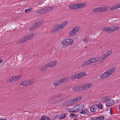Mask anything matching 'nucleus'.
Here are the masks:
<instances>
[{
    "label": "nucleus",
    "mask_w": 120,
    "mask_h": 120,
    "mask_svg": "<svg viewBox=\"0 0 120 120\" xmlns=\"http://www.w3.org/2000/svg\"><path fill=\"white\" fill-rule=\"evenodd\" d=\"M59 101V100H58V101H57V102H58V101Z\"/></svg>",
    "instance_id": "obj_59"
},
{
    "label": "nucleus",
    "mask_w": 120,
    "mask_h": 120,
    "mask_svg": "<svg viewBox=\"0 0 120 120\" xmlns=\"http://www.w3.org/2000/svg\"><path fill=\"white\" fill-rule=\"evenodd\" d=\"M6 119H0V120H6Z\"/></svg>",
    "instance_id": "obj_56"
},
{
    "label": "nucleus",
    "mask_w": 120,
    "mask_h": 120,
    "mask_svg": "<svg viewBox=\"0 0 120 120\" xmlns=\"http://www.w3.org/2000/svg\"><path fill=\"white\" fill-rule=\"evenodd\" d=\"M34 80L33 79L25 81L22 82L20 85L24 86H30L34 82Z\"/></svg>",
    "instance_id": "obj_4"
},
{
    "label": "nucleus",
    "mask_w": 120,
    "mask_h": 120,
    "mask_svg": "<svg viewBox=\"0 0 120 120\" xmlns=\"http://www.w3.org/2000/svg\"><path fill=\"white\" fill-rule=\"evenodd\" d=\"M98 106L99 108L101 109H103V106L102 104L101 103H99L98 105Z\"/></svg>",
    "instance_id": "obj_37"
},
{
    "label": "nucleus",
    "mask_w": 120,
    "mask_h": 120,
    "mask_svg": "<svg viewBox=\"0 0 120 120\" xmlns=\"http://www.w3.org/2000/svg\"><path fill=\"white\" fill-rule=\"evenodd\" d=\"M108 56L106 55V54L103 55L101 57V59L102 60H104L108 57Z\"/></svg>",
    "instance_id": "obj_40"
},
{
    "label": "nucleus",
    "mask_w": 120,
    "mask_h": 120,
    "mask_svg": "<svg viewBox=\"0 0 120 120\" xmlns=\"http://www.w3.org/2000/svg\"><path fill=\"white\" fill-rule=\"evenodd\" d=\"M98 117H92L91 118V120H98Z\"/></svg>",
    "instance_id": "obj_48"
},
{
    "label": "nucleus",
    "mask_w": 120,
    "mask_h": 120,
    "mask_svg": "<svg viewBox=\"0 0 120 120\" xmlns=\"http://www.w3.org/2000/svg\"><path fill=\"white\" fill-rule=\"evenodd\" d=\"M77 75H78L77 76L79 79L82 77L84 76L86 74L85 72H81L79 73L78 74H77Z\"/></svg>",
    "instance_id": "obj_17"
},
{
    "label": "nucleus",
    "mask_w": 120,
    "mask_h": 120,
    "mask_svg": "<svg viewBox=\"0 0 120 120\" xmlns=\"http://www.w3.org/2000/svg\"><path fill=\"white\" fill-rule=\"evenodd\" d=\"M65 115L64 114H63V115H60L59 117V118L60 119H63L65 116Z\"/></svg>",
    "instance_id": "obj_38"
},
{
    "label": "nucleus",
    "mask_w": 120,
    "mask_h": 120,
    "mask_svg": "<svg viewBox=\"0 0 120 120\" xmlns=\"http://www.w3.org/2000/svg\"><path fill=\"white\" fill-rule=\"evenodd\" d=\"M88 111L87 109L82 111L80 112V113L82 114H87V113H88Z\"/></svg>",
    "instance_id": "obj_31"
},
{
    "label": "nucleus",
    "mask_w": 120,
    "mask_h": 120,
    "mask_svg": "<svg viewBox=\"0 0 120 120\" xmlns=\"http://www.w3.org/2000/svg\"><path fill=\"white\" fill-rule=\"evenodd\" d=\"M73 42V40L70 38L66 39H64L61 42L62 44L66 46L70 45Z\"/></svg>",
    "instance_id": "obj_2"
},
{
    "label": "nucleus",
    "mask_w": 120,
    "mask_h": 120,
    "mask_svg": "<svg viewBox=\"0 0 120 120\" xmlns=\"http://www.w3.org/2000/svg\"><path fill=\"white\" fill-rule=\"evenodd\" d=\"M110 113L111 114H112V108H111V109H110Z\"/></svg>",
    "instance_id": "obj_53"
},
{
    "label": "nucleus",
    "mask_w": 120,
    "mask_h": 120,
    "mask_svg": "<svg viewBox=\"0 0 120 120\" xmlns=\"http://www.w3.org/2000/svg\"><path fill=\"white\" fill-rule=\"evenodd\" d=\"M41 4V2H40L38 4Z\"/></svg>",
    "instance_id": "obj_57"
},
{
    "label": "nucleus",
    "mask_w": 120,
    "mask_h": 120,
    "mask_svg": "<svg viewBox=\"0 0 120 120\" xmlns=\"http://www.w3.org/2000/svg\"><path fill=\"white\" fill-rule=\"evenodd\" d=\"M54 7V6H48L47 8H43L39 10L37 13L40 14H43L49 11Z\"/></svg>",
    "instance_id": "obj_1"
},
{
    "label": "nucleus",
    "mask_w": 120,
    "mask_h": 120,
    "mask_svg": "<svg viewBox=\"0 0 120 120\" xmlns=\"http://www.w3.org/2000/svg\"><path fill=\"white\" fill-rule=\"evenodd\" d=\"M109 28L108 27H104L102 29V30L103 31H107L109 33Z\"/></svg>",
    "instance_id": "obj_32"
},
{
    "label": "nucleus",
    "mask_w": 120,
    "mask_h": 120,
    "mask_svg": "<svg viewBox=\"0 0 120 120\" xmlns=\"http://www.w3.org/2000/svg\"><path fill=\"white\" fill-rule=\"evenodd\" d=\"M47 68V67L46 65H44V66L42 67L40 69V70L41 71H44L46 70Z\"/></svg>",
    "instance_id": "obj_30"
},
{
    "label": "nucleus",
    "mask_w": 120,
    "mask_h": 120,
    "mask_svg": "<svg viewBox=\"0 0 120 120\" xmlns=\"http://www.w3.org/2000/svg\"><path fill=\"white\" fill-rule=\"evenodd\" d=\"M74 116L75 117H77L78 116L77 114H75V115Z\"/></svg>",
    "instance_id": "obj_54"
},
{
    "label": "nucleus",
    "mask_w": 120,
    "mask_h": 120,
    "mask_svg": "<svg viewBox=\"0 0 120 120\" xmlns=\"http://www.w3.org/2000/svg\"><path fill=\"white\" fill-rule=\"evenodd\" d=\"M78 120L77 119H74L73 120Z\"/></svg>",
    "instance_id": "obj_58"
},
{
    "label": "nucleus",
    "mask_w": 120,
    "mask_h": 120,
    "mask_svg": "<svg viewBox=\"0 0 120 120\" xmlns=\"http://www.w3.org/2000/svg\"><path fill=\"white\" fill-rule=\"evenodd\" d=\"M77 75V74H75L71 76L70 78L71 79H73L76 78L79 79V77H78Z\"/></svg>",
    "instance_id": "obj_29"
},
{
    "label": "nucleus",
    "mask_w": 120,
    "mask_h": 120,
    "mask_svg": "<svg viewBox=\"0 0 120 120\" xmlns=\"http://www.w3.org/2000/svg\"><path fill=\"white\" fill-rule=\"evenodd\" d=\"M77 105L75 106L74 107L72 108L73 109H74V111H73V112H78V109L77 108Z\"/></svg>",
    "instance_id": "obj_33"
},
{
    "label": "nucleus",
    "mask_w": 120,
    "mask_h": 120,
    "mask_svg": "<svg viewBox=\"0 0 120 120\" xmlns=\"http://www.w3.org/2000/svg\"><path fill=\"white\" fill-rule=\"evenodd\" d=\"M110 99L109 96L105 97L101 99L102 102L103 103L108 101Z\"/></svg>",
    "instance_id": "obj_11"
},
{
    "label": "nucleus",
    "mask_w": 120,
    "mask_h": 120,
    "mask_svg": "<svg viewBox=\"0 0 120 120\" xmlns=\"http://www.w3.org/2000/svg\"><path fill=\"white\" fill-rule=\"evenodd\" d=\"M63 94H57L56 96L53 97V98L57 99L58 98H59Z\"/></svg>",
    "instance_id": "obj_34"
},
{
    "label": "nucleus",
    "mask_w": 120,
    "mask_h": 120,
    "mask_svg": "<svg viewBox=\"0 0 120 120\" xmlns=\"http://www.w3.org/2000/svg\"><path fill=\"white\" fill-rule=\"evenodd\" d=\"M34 33H32L28 35L25 36L24 37L20 40L19 41L20 43H23L26 40L30 39L34 36Z\"/></svg>",
    "instance_id": "obj_3"
},
{
    "label": "nucleus",
    "mask_w": 120,
    "mask_h": 120,
    "mask_svg": "<svg viewBox=\"0 0 120 120\" xmlns=\"http://www.w3.org/2000/svg\"><path fill=\"white\" fill-rule=\"evenodd\" d=\"M77 4L74 5H71L69 6V8L71 9H77L78 8Z\"/></svg>",
    "instance_id": "obj_13"
},
{
    "label": "nucleus",
    "mask_w": 120,
    "mask_h": 120,
    "mask_svg": "<svg viewBox=\"0 0 120 120\" xmlns=\"http://www.w3.org/2000/svg\"><path fill=\"white\" fill-rule=\"evenodd\" d=\"M13 78V76H12L10 78L8 81H10V82H12L14 80Z\"/></svg>",
    "instance_id": "obj_46"
},
{
    "label": "nucleus",
    "mask_w": 120,
    "mask_h": 120,
    "mask_svg": "<svg viewBox=\"0 0 120 120\" xmlns=\"http://www.w3.org/2000/svg\"><path fill=\"white\" fill-rule=\"evenodd\" d=\"M109 28V30H108L109 33L112 32L114 31L118 30L119 28L118 26H112Z\"/></svg>",
    "instance_id": "obj_7"
},
{
    "label": "nucleus",
    "mask_w": 120,
    "mask_h": 120,
    "mask_svg": "<svg viewBox=\"0 0 120 120\" xmlns=\"http://www.w3.org/2000/svg\"><path fill=\"white\" fill-rule=\"evenodd\" d=\"M45 120H51L50 118L48 116H45Z\"/></svg>",
    "instance_id": "obj_49"
},
{
    "label": "nucleus",
    "mask_w": 120,
    "mask_h": 120,
    "mask_svg": "<svg viewBox=\"0 0 120 120\" xmlns=\"http://www.w3.org/2000/svg\"><path fill=\"white\" fill-rule=\"evenodd\" d=\"M79 30L78 27H75L69 33V35H73L78 32Z\"/></svg>",
    "instance_id": "obj_6"
},
{
    "label": "nucleus",
    "mask_w": 120,
    "mask_h": 120,
    "mask_svg": "<svg viewBox=\"0 0 120 120\" xmlns=\"http://www.w3.org/2000/svg\"><path fill=\"white\" fill-rule=\"evenodd\" d=\"M21 75H17L16 76H13V80L14 81H17L21 78Z\"/></svg>",
    "instance_id": "obj_25"
},
{
    "label": "nucleus",
    "mask_w": 120,
    "mask_h": 120,
    "mask_svg": "<svg viewBox=\"0 0 120 120\" xmlns=\"http://www.w3.org/2000/svg\"><path fill=\"white\" fill-rule=\"evenodd\" d=\"M45 116H42L40 120H45Z\"/></svg>",
    "instance_id": "obj_52"
},
{
    "label": "nucleus",
    "mask_w": 120,
    "mask_h": 120,
    "mask_svg": "<svg viewBox=\"0 0 120 120\" xmlns=\"http://www.w3.org/2000/svg\"><path fill=\"white\" fill-rule=\"evenodd\" d=\"M112 51V50H109L107 51L105 54L108 56L111 53Z\"/></svg>",
    "instance_id": "obj_41"
},
{
    "label": "nucleus",
    "mask_w": 120,
    "mask_h": 120,
    "mask_svg": "<svg viewBox=\"0 0 120 120\" xmlns=\"http://www.w3.org/2000/svg\"><path fill=\"white\" fill-rule=\"evenodd\" d=\"M91 64V62L90 59L85 62L83 64V66L85 67V66L90 64Z\"/></svg>",
    "instance_id": "obj_23"
},
{
    "label": "nucleus",
    "mask_w": 120,
    "mask_h": 120,
    "mask_svg": "<svg viewBox=\"0 0 120 120\" xmlns=\"http://www.w3.org/2000/svg\"><path fill=\"white\" fill-rule=\"evenodd\" d=\"M109 76V74L108 73H107L106 71L101 75L100 78L101 79H103Z\"/></svg>",
    "instance_id": "obj_14"
},
{
    "label": "nucleus",
    "mask_w": 120,
    "mask_h": 120,
    "mask_svg": "<svg viewBox=\"0 0 120 120\" xmlns=\"http://www.w3.org/2000/svg\"><path fill=\"white\" fill-rule=\"evenodd\" d=\"M31 10V8H29V9L25 10V12L26 13H28Z\"/></svg>",
    "instance_id": "obj_42"
},
{
    "label": "nucleus",
    "mask_w": 120,
    "mask_h": 120,
    "mask_svg": "<svg viewBox=\"0 0 120 120\" xmlns=\"http://www.w3.org/2000/svg\"><path fill=\"white\" fill-rule=\"evenodd\" d=\"M56 61H54L52 62L49 63L47 64L46 65L47 66V68L52 67L55 65L56 63Z\"/></svg>",
    "instance_id": "obj_9"
},
{
    "label": "nucleus",
    "mask_w": 120,
    "mask_h": 120,
    "mask_svg": "<svg viewBox=\"0 0 120 120\" xmlns=\"http://www.w3.org/2000/svg\"><path fill=\"white\" fill-rule=\"evenodd\" d=\"M63 105L65 106L68 105V104H67V102L66 101L64 102L63 104Z\"/></svg>",
    "instance_id": "obj_50"
},
{
    "label": "nucleus",
    "mask_w": 120,
    "mask_h": 120,
    "mask_svg": "<svg viewBox=\"0 0 120 120\" xmlns=\"http://www.w3.org/2000/svg\"><path fill=\"white\" fill-rule=\"evenodd\" d=\"M38 27H39L43 23L41 21H38L36 23Z\"/></svg>",
    "instance_id": "obj_36"
},
{
    "label": "nucleus",
    "mask_w": 120,
    "mask_h": 120,
    "mask_svg": "<svg viewBox=\"0 0 120 120\" xmlns=\"http://www.w3.org/2000/svg\"><path fill=\"white\" fill-rule=\"evenodd\" d=\"M2 61V59H0V63H1Z\"/></svg>",
    "instance_id": "obj_55"
},
{
    "label": "nucleus",
    "mask_w": 120,
    "mask_h": 120,
    "mask_svg": "<svg viewBox=\"0 0 120 120\" xmlns=\"http://www.w3.org/2000/svg\"><path fill=\"white\" fill-rule=\"evenodd\" d=\"M92 86L91 84L89 83L86 84L85 85H82V87L83 90H86Z\"/></svg>",
    "instance_id": "obj_10"
},
{
    "label": "nucleus",
    "mask_w": 120,
    "mask_h": 120,
    "mask_svg": "<svg viewBox=\"0 0 120 120\" xmlns=\"http://www.w3.org/2000/svg\"><path fill=\"white\" fill-rule=\"evenodd\" d=\"M73 99H71V100H69L67 102V103L68 104V105H71L72 104L74 103V102L73 101Z\"/></svg>",
    "instance_id": "obj_26"
},
{
    "label": "nucleus",
    "mask_w": 120,
    "mask_h": 120,
    "mask_svg": "<svg viewBox=\"0 0 120 120\" xmlns=\"http://www.w3.org/2000/svg\"><path fill=\"white\" fill-rule=\"evenodd\" d=\"M67 111H68L69 112H73L74 111V110H73V109H72H72H67Z\"/></svg>",
    "instance_id": "obj_44"
},
{
    "label": "nucleus",
    "mask_w": 120,
    "mask_h": 120,
    "mask_svg": "<svg viewBox=\"0 0 120 120\" xmlns=\"http://www.w3.org/2000/svg\"><path fill=\"white\" fill-rule=\"evenodd\" d=\"M95 59V58H92L90 59L91 64L96 63Z\"/></svg>",
    "instance_id": "obj_35"
},
{
    "label": "nucleus",
    "mask_w": 120,
    "mask_h": 120,
    "mask_svg": "<svg viewBox=\"0 0 120 120\" xmlns=\"http://www.w3.org/2000/svg\"><path fill=\"white\" fill-rule=\"evenodd\" d=\"M108 103L106 104V106L107 107L113 105L115 104L114 101L112 99H110Z\"/></svg>",
    "instance_id": "obj_12"
},
{
    "label": "nucleus",
    "mask_w": 120,
    "mask_h": 120,
    "mask_svg": "<svg viewBox=\"0 0 120 120\" xmlns=\"http://www.w3.org/2000/svg\"><path fill=\"white\" fill-rule=\"evenodd\" d=\"M82 97L81 96L77 97L73 99V101L75 103H76L77 101H79L81 100L82 99Z\"/></svg>",
    "instance_id": "obj_22"
},
{
    "label": "nucleus",
    "mask_w": 120,
    "mask_h": 120,
    "mask_svg": "<svg viewBox=\"0 0 120 120\" xmlns=\"http://www.w3.org/2000/svg\"><path fill=\"white\" fill-rule=\"evenodd\" d=\"M75 115L73 113H71L70 115V116L71 117H72L74 116Z\"/></svg>",
    "instance_id": "obj_51"
},
{
    "label": "nucleus",
    "mask_w": 120,
    "mask_h": 120,
    "mask_svg": "<svg viewBox=\"0 0 120 120\" xmlns=\"http://www.w3.org/2000/svg\"><path fill=\"white\" fill-rule=\"evenodd\" d=\"M106 11V8L104 7H103L102 8L99 7L95 8L93 10V12H104Z\"/></svg>",
    "instance_id": "obj_5"
},
{
    "label": "nucleus",
    "mask_w": 120,
    "mask_h": 120,
    "mask_svg": "<svg viewBox=\"0 0 120 120\" xmlns=\"http://www.w3.org/2000/svg\"><path fill=\"white\" fill-rule=\"evenodd\" d=\"M95 60L96 61V63L99 60V58L98 57H95Z\"/></svg>",
    "instance_id": "obj_47"
},
{
    "label": "nucleus",
    "mask_w": 120,
    "mask_h": 120,
    "mask_svg": "<svg viewBox=\"0 0 120 120\" xmlns=\"http://www.w3.org/2000/svg\"><path fill=\"white\" fill-rule=\"evenodd\" d=\"M77 108L78 109V112L79 111H81L83 110L84 109V106L83 105L81 104H79L77 105Z\"/></svg>",
    "instance_id": "obj_18"
},
{
    "label": "nucleus",
    "mask_w": 120,
    "mask_h": 120,
    "mask_svg": "<svg viewBox=\"0 0 120 120\" xmlns=\"http://www.w3.org/2000/svg\"><path fill=\"white\" fill-rule=\"evenodd\" d=\"M62 28L63 27L61 25L60 26L59 25H57L54 27V30L55 32L57 31L58 30Z\"/></svg>",
    "instance_id": "obj_16"
},
{
    "label": "nucleus",
    "mask_w": 120,
    "mask_h": 120,
    "mask_svg": "<svg viewBox=\"0 0 120 120\" xmlns=\"http://www.w3.org/2000/svg\"><path fill=\"white\" fill-rule=\"evenodd\" d=\"M38 25H37V24L35 23L31 27L30 29V31H32V30L36 29L37 27H38Z\"/></svg>",
    "instance_id": "obj_21"
},
{
    "label": "nucleus",
    "mask_w": 120,
    "mask_h": 120,
    "mask_svg": "<svg viewBox=\"0 0 120 120\" xmlns=\"http://www.w3.org/2000/svg\"><path fill=\"white\" fill-rule=\"evenodd\" d=\"M115 71V69L114 68H113L109 70H107V73L109 74V76Z\"/></svg>",
    "instance_id": "obj_15"
},
{
    "label": "nucleus",
    "mask_w": 120,
    "mask_h": 120,
    "mask_svg": "<svg viewBox=\"0 0 120 120\" xmlns=\"http://www.w3.org/2000/svg\"><path fill=\"white\" fill-rule=\"evenodd\" d=\"M82 85H79L78 86H74L73 88V89L77 91L81 90H83L82 87Z\"/></svg>",
    "instance_id": "obj_8"
},
{
    "label": "nucleus",
    "mask_w": 120,
    "mask_h": 120,
    "mask_svg": "<svg viewBox=\"0 0 120 120\" xmlns=\"http://www.w3.org/2000/svg\"><path fill=\"white\" fill-rule=\"evenodd\" d=\"M60 80L61 82H62V83H63L64 82H65L67 81H68L69 80V78L68 77H66L65 78H61L60 79Z\"/></svg>",
    "instance_id": "obj_20"
},
{
    "label": "nucleus",
    "mask_w": 120,
    "mask_h": 120,
    "mask_svg": "<svg viewBox=\"0 0 120 120\" xmlns=\"http://www.w3.org/2000/svg\"><path fill=\"white\" fill-rule=\"evenodd\" d=\"M78 8H82V7H85L86 5V3H78Z\"/></svg>",
    "instance_id": "obj_19"
},
{
    "label": "nucleus",
    "mask_w": 120,
    "mask_h": 120,
    "mask_svg": "<svg viewBox=\"0 0 120 120\" xmlns=\"http://www.w3.org/2000/svg\"><path fill=\"white\" fill-rule=\"evenodd\" d=\"M68 22L67 21H65L64 22L62 23L61 24V25H62V26L64 27L66 25V24Z\"/></svg>",
    "instance_id": "obj_39"
},
{
    "label": "nucleus",
    "mask_w": 120,
    "mask_h": 120,
    "mask_svg": "<svg viewBox=\"0 0 120 120\" xmlns=\"http://www.w3.org/2000/svg\"><path fill=\"white\" fill-rule=\"evenodd\" d=\"M90 109L91 111L92 112H94L96 111V108L94 106H92L91 107Z\"/></svg>",
    "instance_id": "obj_28"
},
{
    "label": "nucleus",
    "mask_w": 120,
    "mask_h": 120,
    "mask_svg": "<svg viewBox=\"0 0 120 120\" xmlns=\"http://www.w3.org/2000/svg\"><path fill=\"white\" fill-rule=\"evenodd\" d=\"M89 40V39L87 38H85L83 40V41L86 42H87Z\"/></svg>",
    "instance_id": "obj_45"
},
{
    "label": "nucleus",
    "mask_w": 120,
    "mask_h": 120,
    "mask_svg": "<svg viewBox=\"0 0 120 120\" xmlns=\"http://www.w3.org/2000/svg\"><path fill=\"white\" fill-rule=\"evenodd\" d=\"M98 120H103L104 117V116H100L99 117H98Z\"/></svg>",
    "instance_id": "obj_43"
},
{
    "label": "nucleus",
    "mask_w": 120,
    "mask_h": 120,
    "mask_svg": "<svg viewBox=\"0 0 120 120\" xmlns=\"http://www.w3.org/2000/svg\"><path fill=\"white\" fill-rule=\"evenodd\" d=\"M60 79L59 80L57 81L54 83L53 84L55 86H57L62 84V82H61Z\"/></svg>",
    "instance_id": "obj_27"
},
{
    "label": "nucleus",
    "mask_w": 120,
    "mask_h": 120,
    "mask_svg": "<svg viewBox=\"0 0 120 120\" xmlns=\"http://www.w3.org/2000/svg\"><path fill=\"white\" fill-rule=\"evenodd\" d=\"M120 8V4H117L115 6H114L111 9L112 10H114L117 9L118 8Z\"/></svg>",
    "instance_id": "obj_24"
}]
</instances>
